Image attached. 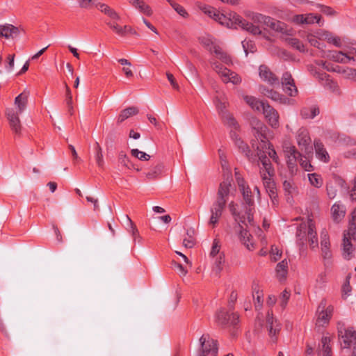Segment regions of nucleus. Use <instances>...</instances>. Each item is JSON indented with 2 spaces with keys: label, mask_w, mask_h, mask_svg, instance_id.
Here are the masks:
<instances>
[{
  "label": "nucleus",
  "mask_w": 356,
  "mask_h": 356,
  "mask_svg": "<svg viewBox=\"0 0 356 356\" xmlns=\"http://www.w3.org/2000/svg\"><path fill=\"white\" fill-rule=\"evenodd\" d=\"M200 9L204 14L222 26L230 29L241 27L243 30L254 35L261 34V30L259 26V24L264 25L279 33H284L287 32L286 26L284 23L260 13H252L248 15V17L253 22L250 23L235 13H229L225 15L219 13L216 9L210 6L202 5L200 6Z\"/></svg>",
  "instance_id": "obj_1"
},
{
  "label": "nucleus",
  "mask_w": 356,
  "mask_h": 356,
  "mask_svg": "<svg viewBox=\"0 0 356 356\" xmlns=\"http://www.w3.org/2000/svg\"><path fill=\"white\" fill-rule=\"evenodd\" d=\"M253 123V134L257 143L252 141V146L257 150L259 161L262 164L261 174L264 186L266 192L273 200L276 197V187L273 179L274 168L266 154L276 163H279V157L273 146L269 143L266 136L268 131L267 127L259 120H254Z\"/></svg>",
  "instance_id": "obj_2"
},
{
  "label": "nucleus",
  "mask_w": 356,
  "mask_h": 356,
  "mask_svg": "<svg viewBox=\"0 0 356 356\" xmlns=\"http://www.w3.org/2000/svg\"><path fill=\"white\" fill-rule=\"evenodd\" d=\"M235 179L237 182L240 191L242 193L245 204L243 209L238 211L236 209L238 205L234 202L229 204V209L233 215L236 222L238 223V237L241 243L244 244L246 248L252 251L255 248V244L253 241L252 236L249 232L243 228L241 223L247 225L253 222V211H254V200L252 198V191L249 186L246 184L243 177L241 175L237 169H235Z\"/></svg>",
  "instance_id": "obj_3"
},
{
  "label": "nucleus",
  "mask_w": 356,
  "mask_h": 356,
  "mask_svg": "<svg viewBox=\"0 0 356 356\" xmlns=\"http://www.w3.org/2000/svg\"><path fill=\"white\" fill-rule=\"evenodd\" d=\"M213 103L216 105V109L223 123L231 129L230 136L232 140L245 156H249L250 152V148L248 145L241 140L237 133V131H239V125L232 114L227 110L228 105L227 99H221L220 97H217L213 100Z\"/></svg>",
  "instance_id": "obj_4"
},
{
  "label": "nucleus",
  "mask_w": 356,
  "mask_h": 356,
  "mask_svg": "<svg viewBox=\"0 0 356 356\" xmlns=\"http://www.w3.org/2000/svg\"><path fill=\"white\" fill-rule=\"evenodd\" d=\"M29 96V92L24 90L15 98V108H9L6 109V115L11 129L17 134L21 133L22 126L19 115L26 109Z\"/></svg>",
  "instance_id": "obj_5"
},
{
  "label": "nucleus",
  "mask_w": 356,
  "mask_h": 356,
  "mask_svg": "<svg viewBox=\"0 0 356 356\" xmlns=\"http://www.w3.org/2000/svg\"><path fill=\"white\" fill-rule=\"evenodd\" d=\"M282 148L286 158L287 165L291 172L296 171L297 163H299L305 171L309 172L313 170L310 161L300 154L294 145L289 143H285L283 144Z\"/></svg>",
  "instance_id": "obj_6"
},
{
  "label": "nucleus",
  "mask_w": 356,
  "mask_h": 356,
  "mask_svg": "<svg viewBox=\"0 0 356 356\" xmlns=\"http://www.w3.org/2000/svg\"><path fill=\"white\" fill-rule=\"evenodd\" d=\"M296 238L300 245H304L307 240L311 248L318 247V239L313 220L308 218L306 222L301 223L297 229Z\"/></svg>",
  "instance_id": "obj_7"
},
{
  "label": "nucleus",
  "mask_w": 356,
  "mask_h": 356,
  "mask_svg": "<svg viewBox=\"0 0 356 356\" xmlns=\"http://www.w3.org/2000/svg\"><path fill=\"white\" fill-rule=\"evenodd\" d=\"M356 209L351 213L348 228L344 231L342 243V255L346 260H350L354 257V248L351 241L355 239L356 233Z\"/></svg>",
  "instance_id": "obj_8"
},
{
  "label": "nucleus",
  "mask_w": 356,
  "mask_h": 356,
  "mask_svg": "<svg viewBox=\"0 0 356 356\" xmlns=\"http://www.w3.org/2000/svg\"><path fill=\"white\" fill-rule=\"evenodd\" d=\"M338 335L342 348V353L346 354L352 346L356 343V331L353 327L346 326L343 323L339 322L337 325Z\"/></svg>",
  "instance_id": "obj_9"
},
{
  "label": "nucleus",
  "mask_w": 356,
  "mask_h": 356,
  "mask_svg": "<svg viewBox=\"0 0 356 356\" xmlns=\"http://www.w3.org/2000/svg\"><path fill=\"white\" fill-rule=\"evenodd\" d=\"M199 42L209 51L213 52L218 59L227 65L232 64L230 56L222 51L219 44L209 34H203L199 37Z\"/></svg>",
  "instance_id": "obj_10"
},
{
  "label": "nucleus",
  "mask_w": 356,
  "mask_h": 356,
  "mask_svg": "<svg viewBox=\"0 0 356 356\" xmlns=\"http://www.w3.org/2000/svg\"><path fill=\"white\" fill-rule=\"evenodd\" d=\"M211 63L213 70L220 76L223 82L232 83L234 85H238L241 82V78L236 72L223 67L218 62L211 61Z\"/></svg>",
  "instance_id": "obj_11"
},
{
  "label": "nucleus",
  "mask_w": 356,
  "mask_h": 356,
  "mask_svg": "<svg viewBox=\"0 0 356 356\" xmlns=\"http://www.w3.org/2000/svg\"><path fill=\"white\" fill-rule=\"evenodd\" d=\"M259 91L262 95L280 104L293 106L296 104V101L294 99H290L279 92L273 89H269L264 86H260L259 87Z\"/></svg>",
  "instance_id": "obj_12"
},
{
  "label": "nucleus",
  "mask_w": 356,
  "mask_h": 356,
  "mask_svg": "<svg viewBox=\"0 0 356 356\" xmlns=\"http://www.w3.org/2000/svg\"><path fill=\"white\" fill-rule=\"evenodd\" d=\"M333 312L334 306L332 305H327L325 299L322 300L316 312L317 324L319 325L327 324L332 316Z\"/></svg>",
  "instance_id": "obj_13"
},
{
  "label": "nucleus",
  "mask_w": 356,
  "mask_h": 356,
  "mask_svg": "<svg viewBox=\"0 0 356 356\" xmlns=\"http://www.w3.org/2000/svg\"><path fill=\"white\" fill-rule=\"evenodd\" d=\"M202 353L200 356H217V341L210 337L209 334H203L200 339Z\"/></svg>",
  "instance_id": "obj_14"
},
{
  "label": "nucleus",
  "mask_w": 356,
  "mask_h": 356,
  "mask_svg": "<svg viewBox=\"0 0 356 356\" xmlns=\"http://www.w3.org/2000/svg\"><path fill=\"white\" fill-rule=\"evenodd\" d=\"M295 138L299 148L307 151L312 143L309 129L305 127H300L295 134Z\"/></svg>",
  "instance_id": "obj_15"
},
{
  "label": "nucleus",
  "mask_w": 356,
  "mask_h": 356,
  "mask_svg": "<svg viewBox=\"0 0 356 356\" xmlns=\"http://www.w3.org/2000/svg\"><path fill=\"white\" fill-rule=\"evenodd\" d=\"M263 114L268 124L274 129L280 127V114L273 106L266 103L262 110Z\"/></svg>",
  "instance_id": "obj_16"
},
{
  "label": "nucleus",
  "mask_w": 356,
  "mask_h": 356,
  "mask_svg": "<svg viewBox=\"0 0 356 356\" xmlns=\"http://www.w3.org/2000/svg\"><path fill=\"white\" fill-rule=\"evenodd\" d=\"M225 204H224L223 202H220L217 200L212 204L210 208L211 215L208 222L209 225L213 227L216 226L222 216Z\"/></svg>",
  "instance_id": "obj_17"
},
{
  "label": "nucleus",
  "mask_w": 356,
  "mask_h": 356,
  "mask_svg": "<svg viewBox=\"0 0 356 356\" xmlns=\"http://www.w3.org/2000/svg\"><path fill=\"white\" fill-rule=\"evenodd\" d=\"M238 315L236 313L229 314L224 309H220L216 314V318L220 325H236L238 321Z\"/></svg>",
  "instance_id": "obj_18"
},
{
  "label": "nucleus",
  "mask_w": 356,
  "mask_h": 356,
  "mask_svg": "<svg viewBox=\"0 0 356 356\" xmlns=\"http://www.w3.org/2000/svg\"><path fill=\"white\" fill-rule=\"evenodd\" d=\"M259 76L261 81L270 86L279 84V79L276 75L265 65L259 67Z\"/></svg>",
  "instance_id": "obj_19"
},
{
  "label": "nucleus",
  "mask_w": 356,
  "mask_h": 356,
  "mask_svg": "<svg viewBox=\"0 0 356 356\" xmlns=\"http://www.w3.org/2000/svg\"><path fill=\"white\" fill-rule=\"evenodd\" d=\"M266 326L272 341L275 342L277 340L276 336L281 329V325L277 319L274 318L273 314L269 312L266 317Z\"/></svg>",
  "instance_id": "obj_20"
},
{
  "label": "nucleus",
  "mask_w": 356,
  "mask_h": 356,
  "mask_svg": "<svg viewBox=\"0 0 356 356\" xmlns=\"http://www.w3.org/2000/svg\"><path fill=\"white\" fill-rule=\"evenodd\" d=\"M232 187L231 181L228 179L220 183L219 189L218 191V197L216 200L219 202H223L224 204L227 203L228 195L230 193Z\"/></svg>",
  "instance_id": "obj_21"
},
{
  "label": "nucleus",
  "mask_w": 356,
  "mask_h": 356,
  "mask_svg": "<svg viewBox=\"0 0 356 356\" xmlns=\"http://www.w3.org/2000/svg\"><path fill=\"white\" fill-rule=\"evenodd\" d=\"M19 33V30L17 27L10 24H6L0 25V36L6 39H14Z\"/></svg>",
  "instance_id": "obj_22"
},
{
  "label": "nucleus",
  "mask_w": 356,
  "mask_h": 356,
  "mask_svg": "<svg viewBox=\"0 0 356 356\" xmlns=\"http://www.w3.org/2000/svg\"><path fill=\"white\" fill-rule=\"evenodd\" d=\"M128 1L141 14L148 17L153 14L151 7L143 0H128Z\"/></svg>",
  "instance_id": "obj_23"
},
{
  "label": "nucleus",
  "mask_w": 356,
  "mask_h": 356,
  "mask_svg": "<svg viewBox=\"0 0 356 356\" xmlns=\"http://www.w3.org/2000/svg\"><path fill=\"white\" fill-rule=\"evenodd\" d=\"M314 76L322 81V84H323L325 87L330 89L333 92H336L338 90L337 83L330 79V76L326 73L315 70L314 72Z\"/></svg>",
  "instance_id": "obj_24"
},
{
  "label": "nucleus",
  "mask_w": 356,
  "mask_h": 356,
  "mask_svg": "<svg viewBox=\"0 0 356 356\" xmlns=\"http://www.w3.org/2000/svg\"><path fill=\"white\" fill-rule=\"evenodd\" d=\"M316 158L323 163L330 161V156L323 144L319 140H315L314 143Z\"/></svg>",
  "instance_id": "obj_25"
},
{
  "label": "nucleus",
  "mask_w": 356,
  "mask_h": 356,
  "mask_svg": "<svg viewBox=\"0 0 356 356\" xmlns=\"http://www.w3.org/2000/svg\"><path fill=\"white\" fill-rule=\"evenodd\" d=\"M96 8L102 13L110 18V21H120V16L119 14L108 5L104 3H97Z\"/></svg>",
  "instance_id": "obj_26"
},
{
  "label": "nucleus",
  "mask_w": 356,
  "mask_h": 356,
  "mask_svg": "<svg viewBox=\"0 0 356 356\" xmlns=\"http://www.w3.org/2000/svg\"><path fill=\"white\" fill-rule=\"evenodd\" d=\"M346 207L340 202H335L331 207V214L333 220L336 222H341L346 215Z\"/></svg>",
  "instance_id": "obj_27"
},
{
  "label": "nucleus",
  "mask_w": 356,
  "mask_h": 356,
  "mask_svg": "<svg viewBox=\"0 0 356 356\" xmlns=\"http://www.w3.org/2000/svg\"><path fill=\"white\" fill-rule=\"evenodd\" d=\"M327 57L335 62L341 63H348L350 60H354V58L349 54H344L342 51H330Z\"/></svg>",
  "instance_id": "obj_28"
},
{
  "label": "nucleus",
  "mask_w": 356,
  "mask_h": 356,
  "mask_svg": "<svg viewBox=\"0 0 356 356\" xmlns=\"http://www.w3.org/2000/svg\"><path fill=\"white\" fill-rule=\"evenodd\" d=\"M319 113V108L315 104L304 106L300 111V117L304 120H312Z\"/></svg>",
  "instance_id": "obj_29"
},
{
  "label": "nucleus",
  "mask_w": 356,
  "mask_h": 356,
  "mask_svg": "<svg viewBox=\"0 0 356 356\" xmlns=\"http://www.w3.org/2000/svg\"><path fill=\"white\" fill-rule=\"evenodd\" d=\"M243 99L245 103L254 111H261L263 110L264 106L266 105V103H264L262 101H260L259 99L254 96L245 95L243 96Z\"/></svg>",
  "instance_id": "obj_30"
},
{
  "label": "nucleus",
  "mask_w": 356,
  "mask_h": 356,
  "mask_svg": "<svg viewBox=\"0 0 356 356\" xmlns=\"http://www.w3.org/2000/svg\"><path fill=\"white\" fill-rule=\"evenodd\" d=\"M321 31V30H318L314 33H309L307 36V39L312 46L323 50L325 47L324 44L322 42V41L324 40V38L320 37Z\"/></svg>",
  "instance_id": "obj_31"
},
{
  "label": "nucleus",
  "mask_w": 356,
  "mask_h": 356,
  "mask_svg": "<svg viewBox=\"0 0 356 356\" xmlns=\"http://www.w3.org/2000/svg\"><path fill=\"white\" fill-rule=\"evenodd\" d=\"M331 338L329 336H323L318 349L319 356H332Z\"/></svg>",
  "instance_id": "obj_32"
},
{
  "label": "nucleus",
  "mask_w": 356,
  "mask_h": 356,
  "mask_svg": "<svg viewBox=\"0 0 356 356\" xmlns=\"http://www.w3.org/2000/svg\"><path fill=\"white\" fill-rule=\"evenodd\" d=\"M212 263V272L218 275L222 270L225 261V256L224 254L211 257Z\"/></svg>",
  "instance_id": "obj_33"
},
{
  "label": "nucleus",
  "mask_w": 356,
  "mask_h": 356,
  "mask_svg": "<svg viewBox=\"0 0 356 356\" xmlns=\"http://www.w3.org/2000/svg\"><path fill=\"white\" fill-rule=\"evenodd\" d=\"M288 261L284 259L279 262L275 268L276 276L280 281H283L286 279L288 273Z\"/></svg>",
  "instance_id": "obj_34"
},
{
  "label": "nucleus",
  "mask_w": 356,
  "mask_h": 356,
  "mask_svg": "<svg viewBox=\"0 0 356 356\" xmlns=\"http://www.w3.org/2000/svg\"><path fill=\"white\" fill-rule=\"evenodd\" d=\"M330 137L334 141H338L339 143L353 146L356 145L355 140L350 138L348 136L341 135L339 133L334 132L331 134Z\"/></svg>",
  "instance_id": "obj_35"
},
{
  "label": "nucleus",
  "mask_w": 356,
  "mask_h": 356,
  "mask_svg": "<svg viewBox=\"0 0 356 356\" xmlns=\"http://www.w3.org/2000/svg\"><path fill=\"white\" fill-rule=\"evenodd\" d=\"M138 110L136 107L131 106L122 110L118 118V122L121 123L129 118L138 114Z\"/></svg>",
  "instance_id": "obj_36"
},
{
  "label": "nucleus",
  "mask_w": 356,
  "mask_h": 356,
  "mask_svg": "<svg viewBox=\"0 0 356 356\" xmlns=\"http://www.w3.org/2000/svg\"><path fill=\"white\" fill-rule=\"evenodd\" d=\"M320 34V37L323 38L324 40H327L329 43H332L338 47L341 46V39L339 37L334 36L331 33L325 30H321Z\"/></svg>",
  "instance_id": "obj_37"
},
{
  "label": "nucleus",
  "mask_w": 356,
  "mask_h": 356,
  "mask_svg": "<svg viewBox=\"0 0 356 356\" xmlns=\"http://www.w3.org/2000/svg\"><path fill=\"white\" fill-rule=\"evenodd\" d=\"M195 243V230L193 228L187 229L183 239V245L186 248H191Z\"/></svg>",
  "instance_id": "obj_38"
},
{
  "label": "nucleus",
  "mask_w": 356,
  "mask_h": 356,
  "mask_svg": "<svg viewBox=\"0 0 356 356\" xmlns=\"http://www.w3.org/2000/svg\"><path fill=\"white\" fill-rule=\"evenodd\" d=\"M106 24L113 32H115L119 36H125V30L128 28H127L125 26H120L118 24V21H108L106 22Z\"/></svg>",
  "instance_id": "obj_39"
},
{
  "label": "nucleus",
  "mask_w": 356,
  "mask_h": 356,
  "mask_svg": "<svg viewBox=\"0 0 356 356\" xmlns=\"http://www.w3.org/2000/svg\"><path fill=\"white\" fill-rule=\"evenodd\" d=\"M95 159L97 165L99 168H102L104 164L102 149L98 142H95L93 145Z\"/></svg>",
  "instance_id": "obj_40"
},
{
  "label": "nucleus",
  "mask_w": 356,
  "mask_h": 356,
  "mask_svg": "<svg viewBox=\"0 0 356 356\" xmlns=\"http://www.w3.org/2000/svg\"><path fill=\"white\" fill-rule=\"evenodd\" d=\"M316 65L318 67H321L327 71L335 72H337L341 74H342L343 70L345 69L344 67H341L339 65H332L329 63H327L325 61H323V60H319V61L316 62Z\"/></svg>",
  "instance_id": "obj_41"
},
{
  "label": "nucleus",
  "mask_w": 356,
  "mask_h": 356,
  "mask_svg": "<svg viewBox=\"0 0 356 356\" xmlns=\"http://www.w3.org/2000/svg\"><path fill=\"white\" fill-rule=\"evenodd\" d=\"M309 184L315 188H321L323 184V180L321 175L316 173H309L307 175Z\"/></svg>",
  "instance_id": "obj_42"
},
{
  "label": "nucleus",
  "mask_w": 356,
  "mask_h": 356,
  "mask_svg": "<svg viewBox=\"0 0 356 356\" xmlns=\"http://www.w3.org/2000/svg\"><path fill=\"white\" fill-rule=\"evenodd\" d=\"M221 254H224V252L221 250V243L218 239L215 238L212 243L209 257L211 258Z\"/></svg>",
  "instance_id": "obj_43"
},
{
  "label": "nucleus",
  "mask_w": 356,
  "mask_h": 356,
  "mask_svg": "<svg viewBox=\"0 0 356 356\" xmlns=\"http://www.w3.org/2000/svg\"><path fill=\"white\" fill-rule=\"evenodd\" d=\"M126 218H127V220L128 222V224H127L128 232L131 234V235L134 238V240L135 241H136L137 239L140 240V237L139 236V232H138L137 227L135 226V225L134 224V222H132V220L128 216H126Z\"/></svg>",
  "instance_id": "obj_44"
},
{
  "label": "nucleus",
  "mask_w": 356,
  "mask_h": 356,
  "mask_svg": "<svg viewBox=\"0 0 356 356\" xmlns=\"http://www.w3.org/2000/svg\"><path fill=\"white\" fill-rule=\"evenodd\" d=\"M350 277L348 275L341 287V296L343 299H346L351 295L352 287L350 284Z\"/></svg>",
  "instance_id": "obj_45"
},
{
  "label": "nucleus",
  "mask_w": 356,
  "mask_h": 356,
  "mask_svg": "<svg viewBox=\"0 0 356 356\" xmlns=\"http://www.w3.org/2000/svg\"><path fill=\"white\" fill-rule=\"evenodd\" d=\"M118 162L127 169L134 168V166L130 161L129 158L124 152H120L118 155Z\"/></svg>",
  "instance_id": "obj_46"
},
{
  "label": "nucleus",
  "mask_w": 356,
  "mask_h": 356,
  "mask_svg": "<svg viewBox=\"0 0 356 356\" xmlns=\"http://www.w3.org/2000/svg\"><path fill=\"white\" fill-rule=\"evenodd\" d=\"M170 6L172 7V8L182 17L187 18L188 17V13L186 10V9L177 2L172 1V0H168Z\"/></svg>",
  "instance_id": "obj_47"
},
{
  "label": "nucleus",
  "mask_w": 356,
  "mask_h": 356,
  "mask_svg": "<svg viewBox=\"0 0 356 356\" xmlns=\"http://www.w3.org/2000/svg\"><path fill=\"white\" fill-rule=\"evenodd\" d=\"M163 169V165L158 164L154 166L149 172L145 173V177L149 179H154L162 172Z\"/></svg>",
  "instance_id": "obj_48"
},
{
  "label": "nucleus",
  "mask_w": 356,
  "mask_h": 356,
  "mask_svg": "<svg viewBox=\"0 0 356 356\" xmlns=\"http://www.w3.org/2000/svg\"><path fill=\"white\" fill-rule=\"evenodd\" d=\"M282 90L286 95L290 97H296L298 93V90L294 81H293L292 83L288 84V86H285Z\"/></svg>",
  "instance_id": "obj_49"
},
{
  "label": "nucleus",
  "mask_w": 356,
  "mask_h": 356,
  "mask_svg": "<svg viewBox=\"0 0 356 356\" xmlns=\"http://www.w3.org/2000/svg\"><path fill=\"white\" fill-rule=\"evenodd\" d=\"M321 250V255L323 259L325 265H327L331 264L332 259V254L330 250V247L328 248H322Z\"/></svg>",
  "instance_id": "obj_50"
},
{
  "label": "nucleus",
  "mask_w": 356,
  "mask_h": 356,
  "mask_svg": "<svg viewBox=\"0 0 356 356\" xmlns=\"http://www.w3.org/2000/svg\"><path fill=\"white\" fill-rule=\"evenodd\" d=\"M242 46L246 56L248 54V53H254L256 51L254 43L250 40H244L242 42Z\"/></svg>",
  "instance_id": "obj_51"
},
{
  "label": "nucleus",
  "mask_w": 356,
  "mask_h": 356,
  "mask_svg": "<svg viewBox=\"0 0 356 356\" xmlns=\"http://www.w3.org/2000/svg\"><path fill=\"white\" fill-rule=\"evenodd\" d=\"M131 155L140 161H148L150 156L144 152L140 151L138 149H133L131 151Z\"/></svg>",
  "instance_id": "obj_52"
},
{
  "label": "nucleus",
  "mask_w": 356,
  "mask_h": 356,
  "mask_svg": "<svg viewBox=\"0 0 356 356\" xmlns=\"http://www.w3.org/2000/svg\"><path fill=\"white\" fill-rule=\"evenodd\" d=\"M282 254V251L281 250H280L277 246H276L275 245L271 246L270 256V259L273 261H276L279 260L281 258Z\"/></svg>",
  "instance_id": "obj_53"
},
{
  "label": "nucleus",
  "mask_w": 356,
  "mask_h": 356,
  "mask_svg": "<svg viewBox=\"0 0 356 356\" xmlns=\"http://www.w3.org/2000/svg\"><path fill=\"white\" fill-rule=\"evenodd\" d=\"M305 18L304 24H312L315 22L319 24L320 20H321V17L319 15H314L312 13H309V14L305 15Z\"/></svg>",
  "instance_id": "obj_54"
},
{
  "label": "nucleus",
  "mask_w": 356,
  "mask_h": 356,
  "mask_svg": "<svg viewBox=\"0 0 356 356\" xmlns=\"http://www.w3.org/2000/svg\"><path fill=\"white\" fill-rule=\"evenodd\" d=\"M79 8L82 9H90L92 6H95L98 3L95 0H76Z\"/></svg>",
  "instance_id": "obj_55"
},
{
  "label": "nucleus",
  "mask_w": 356,
  "mask_h": 356,
  "mask_svg": "<svg viewBox=\"0 0 356 356\" xmlns=\"http://www.w3.org/2000/svg\"><path fill=\"white\" fill-rule=\"evenodd\" d=\"M330 247V238L327 231L323 230L321 234V248Z\"/></svg>",
  "instance_id": "obj_56"
},
{
  "label": "nucleus",
  "mask_w": 356,
  "mask_h": 356,
  "mask_svg": "<svg viewBox=\"0 0 356 356\" xmlns=\"http://www.w3.org/2000/svg\"><path fill=\"white\" fill-rule=\"evenodd\" d=\"M172 266H173V268H175V270L177 272V273L180 275V276H186V274L188 273V270L186 269V267L183 266L181 264L173 261H172Z\"/></svg>",
  "instance_id": "obj_57"
},
{
  "label": "nucleus",
  "mask_w": 356,
  "mask_h": 356,
  "mask_svg": "<svg viewBox=\"0 0 356 356\" xmlns=\"http://www.w3.org/2000/svg\"><path fill=\"white\" fill-rule=\"evenodd\" d=\"M290 44L293 47L301 52H304L305 51L304 44L296 38H291L290 40Z\"/></svg>",
  "instance_id": "obj_58"
},
{
  "label": "nucleus",
  "mask_w": 356,
  "mask_h": 356,
  "mask_svg": "<svg viewBox=\"0 0 356 356\" xmlns=\"http://www.w3.org/2000/svg\"><path fill=\"white\" fill-rule=\"evenodd\" d=\"M293 81H294V79H293L292 75L288 72H284L282 74V76L281 79V83L282 86V88L285 86H288V84H289L290 83H292Z\"/></svg>",
  "instance_id": "obj_59"
},
{
  "label": "nucleus",
  "mask_w": 356,
  "mask_h": 356,
  "mask_svg": "<svg viewBox=\"0 0 356 356\" xmlns=\"http://www.w3.org/2000/svg\"><path fill=\"white\" fill-rule=\"evenodd\" d=\"M15 54H9L7 57V60L5 65L6 70L10 72L14 68Z\"/></svg>",
  "instance_id": "obj_60"
},
{
  "label": "nucleus",
  "mask_w": 356,
  "mask_h": 356,
  "mask_svg": "<svg viewBox=\"0 0 356 356\" xmlns=\"http://www.w3.org/2000/svg\"><path fill=\"white\" fill-rule=\"evenodd\" d=\"M342 75L345 79L353 80L355 75V69L346 67L342 71Z\"/></svg>",
  "instance_id": "obj_61"
},
{
  "label": "nucleus",
  "mask_w": 356,
  "mask_h": 356,
  "mask_svg": "<svg viewBox=\"0 0 356 356\" xmlns=\"http://www.w3.org/2000/svg\"><path fill=\"white\" fill-rule=\"evenodd\" d=\"M290 298V293L286 289H285L281 294L280 296V305L284 308L287 305L288 300Z\"/></svg>",
  "instance_id": "obj_62"
},
{
  "label": "nucleus",
  "mask_w": 356,
  "mask_h": 356,
  "mask_svg": "<svg viewBox=\"0 0 356 356\" xmlns=\"http://www.w3.org/2000/svg\"><path fill=\"white\" fill-rule=\"evenodd\" d=\"M327 193L330 199H334L337 195V189L332 185H327Z\"/></svg>",
  "instance_id": "obj_63"
},
{
  "label": "nucleus",
  "mask_w": 356,
  "mask_h": 356,
  "mask_svg": "<svg viewBox=\"0 0 356 356\" xmlns=\"http://www.w3.org/2000/svg\"><path fill=\"white\" fill-rule=\"evenodd\" d=\"M166 76H167L168 80L170 81L172 87L175 90H179V86L178 83L176 82L174 76L170 73H167Z\"/></svg>",
  "instance_id": "obj_64"
}]
</instances>
